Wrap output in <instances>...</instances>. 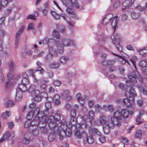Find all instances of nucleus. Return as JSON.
<instances>
[{"label": "nucleus", "instance_id": "nucleus-1", "mask_svg": "<svg viewBox=\"0 0 147 147\" xmlns=\"http://www.w3.org/2000/svg\"><path fill=\"white\" fill-rule=\"evenodd\" d=\"M117 121L114 120L113 116H111L110 118H107L105 116L102 115L99 117L98 119L96 120L95 123L98 126H103V129L105 131L107 127L109 129L113 127L116 124H118L119 123Z\"/></svg>", "mask_w": 147, "mask_h": 147}, {"label": "nucleus", "instance_id": "nucleus-2", "mask_svg": "<svg viewBox=\"0 0 147 147\" xmlns=\"http://www.w3.org/2000/svg\"><path fill=\"white\" fill-rule=\"evenodd\" d=\"M63 4L67 8L66 9V11L69 14L72 15L74 14V10L71 8L78 9L80 5L77 0H62Z\"/></svg>", "mask_w": 147, "mask_h": 147}, {"label": "nucleus", "instance_id": "nucleus-3", "mask_svg": "<svg viewBox=\"0 0 147 147\" xmlns=\"http://www.w3.org/2000/svg\"><path fill=\"white\" fill-rule=\"evenodd\" d=\"M74 44L73 41L67 37L63 38L61 42H57L56 43L57 51L61 54L63 53V47L70 46Z\"/></svg>", "mask_w": 147, "mask_h": 147}, {"label": "nucleus", "instance_id": "nucleus-4", "mask_svg": "<svg viewBox=\"0 0 147 147\" xmlns=\"http://www.w3.org/2000/svg\"><path fill=\"white\" fill-rule=\"evenodd\" d=\"M129 114V112L125 109H123L121 111H117L113 114V117H114V120L118 122V124H116L117 126H119L121 125V123L122 121V118L124 119L127 118Z\"/></svg>", "mask_w": 147, "mask_h": 147}, {"label": "nucleus", "instance_id": "nucleus-5", "mask_svg": "<svg viewBox=\"0 0 147 147\" xmlns=\"http://www.w3.org/2000/svg\"><path fill=\"white\" fill-rule=\"evenodd\" d=\"M36 111V117L41 121V122L42 123H47L48 117L47 115L49 114V112L47 110H45L44 112L40 111V109L38 108H36L35 109Z\"/></svg>", "mask_w": 147, "mask_h": 147}, {"label": "nucleus", "instance_id": "nucleus-6", "mask_svg": "<svg viewBox=\"0 0 147 147\" xmlns=\"http://www.w3.org/2000/svg\"><path fill=\"white\" fill-rule=\"evenodd\" d=\"M35 88L34 85H32L29 88L28 91L31 93V96L34 97L35 101L39 102L41 101L42 98L40 91L38 90H35Z\"/></svg>", "mask_w": 147, "mask_h": 147}, {"label": "nucleus", "instance_id": "nucleus-7", "mask_svg": "<svg viewBox=\"0 0 147 147\" xmlns=\"http://www.w3.org/2000/svg\"><path fill=\"white\" fill-rule=\"evenodd\" d=\"M140 76V74L137 71H134L132 73H130L127 77L129 80L127 81V82H131V87L133 88L134 85L133 83H136L137 82V79L139 78Z\"/></svg>", "mask_w": 147, "mask_h": 147}, {"label": "nucleus", "instance_id": "nucleus-8", "mask_svg": "<svg viewBox=\"0 0 147 147\" xmlns=\"http://www.w3.org/2000/svg\"><path fill=\"white\" fill-rule=\"evenodd\" d=\"M111 38L113 43L116 45V47L117 50L120 52H121L122 51V48L119 45L120 40L119 36L118 35L115 36V34L114 35L112 34L111 36Z\"/></svg>", "mask_w": 147, "mask_h": 147}, {"label": "nucleus", "instance_id": "nucleus-9", "mask_svg": "<svg viewBox=\"0 0 147 147\" xmlns=\"http://www.w3.org/2000/svg\"><path fill=\"white\" fill-rule=\"evenodd\" d=\"M94 115V113L93 111H90L88 113L89 117L87 116H85L84 117V119L86 124L88 123L90 124L92 121L93 119V117Z\"/></svg>", "mask_w": 147, "mask_h": 147}, {"label": "nucleus", "instance_id": "nucleus-10", "mask_svg": "<svg viewBox=\"0 0 147 147\" xmlns=\"http://www.w3.org/2000/svg\"><path fill=\"white\" fill-rule=\"evenodd\" d=\"M60 119V116L59 115H56L55 117L50 116L48 119L47 122L49 123V125L50 126L52 123L53 122L55 123V122L59 121Z\"/></svg>", "mask_w": 147, "mask_h": 147}, {"label": "nucleus", "instance_id": "nucleus-11", "mask_svg": "<svg viewBox=\"0 0 147 147\" xmlns=\"http://www.w3.org/2000/svg\"><path fill=\"white\" fill-rule=\"evenodd\" d=\"M21 83L22 84H19L18 86H20V87L22 88L23 91H26L27 90L26 86L29 83L28 78H23Z\"/></svg>", "mask_w": 147, "mask_h": 147}, {"label": "nucleus", "instance_id": "nucleus-12", "mask_svg": "<svg viewBox=\"0 0 147 147\" xmlns=\"http://www.w3.org/2000/svg\"><path fill=\"white\" fill-rule=\"evenodd\" d=\"M23 89L22 88L18 86V88L16 90V99L17 100H20L22 98L23 94Z\"/></svg>", "mask_w": 147, "mask_h": 147}, {"label": "nucleus", "instance_id": "nucleus-13", "mask_svg": "<svg viewBox=\"0 0 147 147\" xmlns=\"http://www.w3.org/2000/svg\"><path fill=\"white\" fill-rule=\"evenodd\" d=\"M7 77L9 80V81L6 83L5 87L6 88L11 89L14 85V84H12L11 80L13 78L12 75L10 73H8L7 74Z\"/></svg>", "mask_w": 147, "mask_h": 147}, {"label": "nucleus", "instance_id": "nucleus-14", "mask_svg": "<svg viewBox=\"0 0 147 147\" xmlns=\"http://www.w3.org/2000/svg\"><path fill=\"white\" fill-rule=\"evenodd\" d=\"M125 96L126 97L128 98H132L135 97L137 96L136 93L134 88H131L129 92H127L125 93Z\"/></svg>", "mask_w": 147, "mask_h": 147}, {"label": "nucleus", "instance_id": "nucleus-15", "mask_svg": "<svg viewBox=\"0 0 147 147\" xmlns=\"http://www.w3.org/2000/svg\"><path fill=\"white\" fill-rule=\"evenodd\" d=\"M134 98H129L127 97L123 99V102L124 105L127 106H129L133 102Z\"/></svg>", "mask_w": 147, "mask_h": 147}, {"label": "nucleus", "instance_id": "nucleus-16", "mask_svg": "<svg viewBox=\"0 0 147 147\" xmlns=\"http://www.w3.org/2000/svg\"><path fill=\"white\" fill-rule=\"evenodd\" d=\"M61 127L63 129V132L67 137H70L71 134V131L70 130L67 131V126L66 125H62Z\"/></svg>", "mask_w": 147, "mask_h": 147}, {"label": "nucleus", "instance_id": "nucleus-17", "mask_svg": "<svg viewBox=\"0 0 147 147\" xmlns=\"http://www.w3.org/2000/svg\"><path fill=\"white\" fill-rule=\"evenodd\" d=\"M112 18V15L111 14L106 16L103 19L102 24L103 25L107 24L110 22V20Z\"/></svg>", "mask_w": 147, "mask_h": 147}, {"label": "nucleus", "instance_id": "nucleus-18", "mask_svg": "<svg viewBox=\"0 0 147 147\" xmlns=\"http://www.w3.org/2000/svg\"><path fill=\"white\" fill-rule=\"evenodd\" d=\"M75 136L79 139H81L83 136H85L86 135L85 132L84 131L80 133L79 130H77L74 133Z\"/></svg>", "mask_w": 147, "mask_h": 147}, {"label": "nucleus", "instance_id": "nucleus-19", "mask_svg": "<svg viewBox=\"0 0 147 147\" xmlns=\"http://www.w3.org/2000/svg\"><path fill=\"white\" fill-rule=\"evenodd\" d=\"M36 64L38 66V69L37 70V71H39L40 74H43L44 72V70L42 69V68L40 67L42 65V63L39 61H38L36 62Z\"/></svg>", "mask_w": 147, "mask_h": 147}, {"label": "nucleus", "instance_id": "nucleus-20", "mask_svg": "<svg viewBox=\"0 0 147 147\" xmlns=\"http://www.w3.org/2000/svg\"><path fill=\"white\" fill-rule=\"evenodd\" d=\"M10 136V133L8 131H7L3 136V138L0 140V143H1L7 140Z\"/></svg>", "mask_w": 147, "mask_h": 147}, {"label": "nucleus", "instance_id": "nucleus-21", "mask_svg": "<svg viewBox=\"0 0 147 147\" xmlns=\"http://www.w3.org/2000/svg\"><path fill=\"white\" fill-rule=\"evenodd\" d=\"M137 52L142 55H144L147 53V50L146 47H144L142 48L137 49Z\"/></svg>", "mask_w": 147, "mask_h": 147}, {"label": "nucleus", "instance_id": "nucleus-22", "mask_svg": "<svg viewBox=\"0 0 147 147\" xmlns=\"http://www.w3.org/2000/svg\"><path fill=\"white\" fill-rule=\"evenodd\" d=\"M138 87L140 90V91L143 94L147 95V90L144 88L141 85H138Z\"/></svg>", "mask_w": 147, "mask_h": 147}, {"label": "nucleus", "instance_id": "nucleus-23", "mask_svg": "<svg viewBox=\"0 0 147 147\" xmlns=\"http://www.w3.org/2000/svg\"><path fill=\"white\" fill-rule=\"evenodd\" d=\"M51 13L54 18L56 20H58L60 19L61 15L57 14L54 11H51Z\"/></svg>", "mask_w": 147, "mask_h": 147}, {"label": "nucleus", "instance_id": "nucleus-24", "mask_svg": "<svg viewBox=\"0 0 147 147\" xmlns=\"http://www.w3.org/2000/svg\"><path fill=\"white\" fill-rule=\"evenodd\" d=\"M55 139V134L54 132L50 133L48 139L50 142L53 141Z\"/></svg>", "mask_w": 147, "mask_h": 147}, {"label": "nucleus", "instance_id": "nucleus-25", "mask_svg": "<svg viewBox=\"0 0 147 147\" xmlns=\"http://www.w3.org/2000/svg\"><path fill=\"white\" fill-rule=\"evenodd\" d=\"M24 26V25L22 26L20 28L18 32L16 33V37H19L23 31Z\"/></svg>", "mask_w": 147, "mask_h": 147}, {"label": "nucleus", "instance_id": "nucleus-26", "mask_svg": "<svg viewBox=\"0 0 147 147\" xmlns=\"http://www.w3.org/2000/svg\"><path fill=\"white\" fill-rule=\"evenodd\" d=\"M140 16L139 13L135 11H132L131 13V16L133 19L136 20Z\"/></svg>", "mask_w": 147, "mask_h": 147}, {"label": "nucleus", "instance_id": "nucleus-27", "mask_svg": "<svg viewBox=\"0 0 147 147\" xmlns=\"http://www.w3.org/2000/svg\"><path fill=\"white\" fill-rule=\"evenodd\" d=\"M36 113L35 110L34 111H30L28 114L27 118L28 119H30L33 117L34 113Z\"/></svg>", "mask_w": 147, "mask_h": 147}, {"label": "nucleus", "instance_id": "nucleus-28", "mask_svg": "<svg viewBox=\"0 0 147 147\" xmlns=\"http://www.w3.org/2000/svg\"><path fill=\"white\" fill-rule=\"evenodd\" d=\"M117 17L113 18L111 23V24L114 30L117 26Z\"/></svg>", "mask_w": 147, "mask_h": 147}, {"label": "nucleus", "instance_id": "nucleus-29", "mask_svg": "<svg viewBox=\"0 0 147 147\" xmlns=\"http://www.w3.org/2000/svg\"><path fill=\"white\" fill-rule=\"evenodd\" d=\"M132 3V2H131L129 0H125L123 2L122 5L123 7H128L129 5Z\"/></svg>", "mask_w": 147, "mask_h": 147}, {"label": "nucleus", "instance_id": "nucleus-30", "mask_svg": "<svg viewBox=\"0 0 147 147\" xmlns=\"http://www.w3.org/2000/svg\"><path fill=\"white\" fill-rule=\"evenodd\" d=\"M41 122V121L40 119H39L37 117H36L32 122V124L33 125H38Z\"/></svg>", "mask_w": 147, "mask_h": 147}, {"label": "nucleus", "instance_id": "nucleus-31", "mask_svg": "<svg viewBox=\"0 0 147 147\" xmlns=\"http://www.w3.org/2000/svg\"><path fill=\"white\" fill-rule=\"evenodd\" d=\"M11 115V113L10 112L6 111L5 113H3L2 115V117L3 119H6L9 117Z\"/></svg>", "mask_w": 147, "mask_h": 147}, {"label": "nucleus", "instance_id": "nucleus-32", "mask_svg": "<svg viewBox=\"0 0 147 147\" xmlns=\"http://www.w3.org/2000/svg\"><path fill=\"white\" fill-rule=\"evenodd\" d=\"M141 133L142 131L141 130L139 129L137 130L135 134L136 137L138 138H141L142 137Z\"/></svg>", "mask_w": 147, "mask_h": 147}, {"label": "nucleus", "instance_id": "nucleus-33", "mask_svg": "<svg viewBox=\"0 0 147 147\" xmlns=\"http://www.w3.org/2000/svg\"><path fill=\"white\" fill-rule=\"evenodd\" d=\"M5 106L6 107H11L14 105L13 103L10 100H7L5 101Z\"/></svg>", "mask_w": 147, "mask_h": 147}, {"label": "nucleus", "instance_id": "nucleus-34", "mask_svg": "<svg viewBox=\"0 0 147 147\" xmlns=\"http://www.w3.org/2000/svg\"><path fill=\"white\" fill-rule=\"evenodd\" d=\"M90 131L92 133V134H96L98 135H100V132L98 131L97 129L94 128H91L90 130Z\"/></svg>", "mask_w": 147, "mask_h": 147}, {"label": "nucleus", "instance_id": "nucleus-35", "mask_svg": "<svg viewBox=\"0 0 147 147\" xmlns=\"http://www.w3.org/2000/svg\"><path fill=\"white\" fill-rule=\"evenodd\" d=\"M139 65L141 67H145L147 65V61L145 59L142 60L140 62Z\"/></svg>", "mask_w": 147, "mask_h": 147}, {"label": "nucleus", "instance_id": "nucleus-36", "mask_svg": "<svg viewBox=\"0 0 147 147\" xmlns=\"http://www.w3.org/2000/svg\"><path fill=\"white\" fill-rule=\"evenodd\" d=\"M52 36L55 38L58 39L60 38V36L57 31L53 30L52 32Z\"/></svg>", "mask_w": 147, "mask_h": 147}, {"label": "nucleus", "instance_id": "nucleus-37", "mask_svg": "<svg viewBox=\"0 0 147 147\" xmlns=\"http://www.w3.org/2000/svg\"><path fill=\"white\" fill-rule=\"evenodd\" d=\"M8 65L10 69V71H12L14 69L15 65L14 62L12 61H10L8 63Z\"/></svg>", "mask_w": 147, "mask_h": 147}, {"label": "nucleus", "instance_id": "nucleus-38", "mask_svg": "<svg viewBox=\"0 0 147 147\" xmlns=\"http://www.w3.org/2000/svg\"><path fill=\"white\" fill-rule=\"evenodd\" d=\"M137 57L136 56H134L130 59V62L132 63L134 67L136 69L135 62L136 60Z\"/></svg>", "mask_w": 147, "mask_h": 147}, {"label": "nucleus", "instance_id": "nucleus-39", "mask_svg": "<svg viewBox=\"0 0 147 147\" xmlns=\"http://www.w3.org/2000/svg\"><path fill=\"white\" fill-rule=\"evenodd\" d=\"M39 130L37 128H35L32 131V134L34 136H36L39 134Z\"/></svg>", "mask_w": 147, "mask_h": 147}, {"label": "nucleus", "instance_id": "nucleus-40", "mask_svg": "<svg viewBox=\"0 0 147 147\" xmlns=\"http://www.w3.org/2000/svg\"><path fill=\"white\" fill-rule=\"evenodd\" d=\"M45 107L46 108L45 110H47L50 109L52 107V104L50 101H47L45 103Z\"/></svg>", "mask_w": 147, "mask_h": 147}, {"label": "nucleus", "instance_id": "nucleus-41", "mask_svg": "<svg viewBox=\"0 0 147 147\" xmlns=\"http://www.w3.org/2000/svg\"><path fill=\"white\" fill-rule=\"evenodd\" d=\"M32 121H31L30 119H28L25 124V127L26 128L28 127H29L33 125H32Z\"/></svg>", "mask_w": 147, "mask_h": 147}, {"label": "nucleus", "instance_id": "nucleus-42", "mask_svg": "<svg viewBox=\"0 0 147 147\" xmlns=\"http://www.w3.org/2000/svg\"><path fill=\"white\" fill-rule=\"evenodd\" d=\"M61 17L63 18L65 20L67 21L66 22L68 25H69L70 26L71 25V24L70 23V22L69 21H67V17L63 13H61Z\"/></svg>", "mask_w": 147, "mask_h": 147}, {"label": "nucleus", "instance_id": "nucleus-43", "mask_svg": "<svg viewBox=\"0 0 147 147\" xmlns=\"http://www.w3.org/2000/svg\"><path fill=\"white\" fill-rule=\"evenodd\" d=\"M120 58L119 61L123 65L125 64L126 63L129 64V62L128 61L121 56H120Z\"/></svg>", "mask_w": 147, "mask_h": 147}, {"label": "nucleus", "instance_id": "nucleus-44", "mask_svg": "<svg viewBox=\"0 0 147 147\" xmlns=\"http://www.w3.org/2000/svg\"><path fill=\"white\" fill-rule=\"evenodd\" d=\"M60 61L63 63H65L68 61V58L65 56L62 57L60 59Z\"/></svg>", "mask_w": 147, "mask_h": 147}, {"label": "nucleus", "instance_id": "nucleus-45", "mask_svg": "<svg viewBox=\"0 0 147 147\" xmlns=\"http://www.w3.org/2000/svg\"><path fill=\"white\" fill-rule=\"evenodd\" d=\"M87 141L88 144H92L94 141L93 137L92 136L88 137L87 138Z\"/></svg>", "mask_w": 147, "mask_h": 147}, {"label": "nucleus", "instance_id": "nucleus-46", "mask_svg": "<svg viewBox=\"0 0 147 147\" xmlns=\"http://www.w3.org/2000/svg\"><path fill=\"white\" fill-rule=\"evenodd\" d=\"M121 4L120 2L119 1H117L114 3L113 8L114 9H116L119 7Z\"/></svg>", "mask_w": 147, "mask_h": 147}, {"label": "nucleus", "instance_id": "nucleus-47", "mask_svg": "<svg viewBox=\"0 0 147 147\" xmlns=\"http://www.w3.org/2000/svg\"><path fill=\"white\" fill-rule=\"evenodd\" d=\"M138 24L140 26H144V25L145 24V19L143 18L141 19Z\"/></svg>", "mask_w": 147, "mask_h": 147}, {"label": "nucleus", "instance_id": "nucleus-48", "mask_svg": "<svg viewBox=\"0 0 147 147\" xmlns=\"http://www.w3.org/2000/svg\"><path fill=\"white\" fill-rule=\"evenodd\" d=\"M59 64L58 63H53L50 65V67L51 68H57L59 66Z\"/></svg>", "mask_w": 147, "mask_h": 147}, {"label": "nucleus", "instance_id": "nucleus-49", "mask_svg": "<svg viewBox=\"0 0 147 147\" xmlns=\"http://www.w3.org/2000/svg\"><path fill=\"white\" fill-rule=\"evenodd\" d=\"M35 26L33 23H30L28 24V30H30L31 29H34V28Z\"/></svg>", "mask_w": 147, "mask_h": 147}, {"label": "nucleus", "instance_id": "nucleus-50", "mask_svg": "<svg viewBox=\"0 0 147 147\" xmlns=\"http://www.w3.org/2000/svg\"><path fill=\"white\" fill-rule=\"evenodd\" d=\"M35 72V70L31 69L28 71V73L29 75L32 76L33 78L35 79V76L33 74Z\"/></svg>", "mask_w": 147, "mask_h": 147}, {"label": "nucleus", "instance_id": "nucleus-51", "mask_svg": "<svg viewBox=\"0 0 147 147\" xmlns=\"http://www.w3.org/2000/svg\"><path fill=\"white\" fill-rule=\"evenodd\" d=\"M53 84L55 86H58L61 84V82L59 80H55L53 82Z\"/></svg>", "mask_w": 147, "mask_h": 147}, {"label": "nucleus", "instance_id": "nucleus-52", "mask_svg": "<svg viewBox=\"0 0 147 147\" xmlns=\"http://www.w3.org/2000/svg\"><path fill=\"white\" fill-rule=\"evenodd\" d=\"M121 142L124 144H127L129 143V141L127 139L125 138H123L121 140Z\"/></svg>", "mask_w": 147, "mask_h": 147}, {"label": "nucleus", "instance_id": "nucleus-53", "mask_svg": "<svg viewBox=\"0 0 147 147\" xmlns=\"http://www.w3.org/2000/svg\"><path fill=\"white\" fill-rule=\"evenodd\" d=\"M76 117L71 116V122L72 124H74L76 122Z\"/></svg>", "mask_w": 147, "mask_h": 147}, {"label": "nucleus", "instance_id": "nucleus-54", "mask_svg": "<svg viewBox=\"0 0 147 147\" xmlns=\"http://www.w3.org/2000/svg\"><path fill=\"white\" fill-rule=\"evenodd\" d=\"M127 18V16L126 14L123 13L122 15L121 20L123 21H125L126 20Z\"/></svg>", "mask_w": 147, "mask_h": 147}, {"label": "nucleus", "instance_id": "nucleus-55", "mask_svg": "<svg viewBox=\"0 0 147 147\" xmlns=\"http://www.w3.org/2000/svg\"><path fill=\"white\" fill-rule=\"evenodd\" d=\"M100 141L102 143H104L106 141V139L105 137L102 136H100L99 138Z\"/></svg>", "mask_w": 147, "mask_h": 147}, {"label": "nucleus", "instance_id": "nucleus-56", "mask_svg": "<svg viewBox=\"0 0 147 147\" xmlns=\"http://www.w3.org/2000/svg\"><path fill=\"white\" fill-rule=\"evenodd\" d=\"M1 5L2 6H5L9 3L7 0H1Z\"/></svg>", "mask_w": 147, "mask_h": 147}, {"label": "nucleus", "instance_id": "nucleus-57", "mask_svg": "<svg viewBox=\"0 0 147 147\" xmlns=\"http://www.w3.org/2000/svg\"><path fill=\"white\" fill-rule=\"evenodd\" d=\"M71 116L76 117V112L74 109H71Z\"/></svg>", "mask_w": 147, "mask_h": 147}, {"label": "nucleus", "instance_id": "nucleus-58", "mask_svg": "<svg viewBox=\"0 0 147 147\" xmlns=\"http://www.w3.org/2000/svg\"><path fill=\"white\" fill-rule=\"evenodd\" d=\"M119 88L123 91H126L125 89V86L124 84L123 83H120L119 85Z\"/></svg>", "mask_w": 147, "mask_h": 147}, {"label": "nucleus", "instance_id": "nucleus-59", "mask_svg": "<svg viewBox=\"0 0 147 147\" xmlns=\"http://www.w3.org/2000/svg\"><path fill=\"white\" fill-rule=\"evenodd\" d=\"M40 130L42 133H46L47 131L45 127L42 126L41 127Z\"/></svg>", "mask_w": 147, "mask_h": 147}, {"label": "nucleus", "instance_id": "nucleus-60", "mask_svg": "<svg viewBox=\"0 0 147 147\" xmlns=\"http://www.w3.org/2000/svg\"><path fill=\"white\" fill-rule=\"evenodd\" d=\"M95 108L96 112H99L101 109L100 107L98 105L95 106Z\"/></svg>", "mask_w": 147, "mask_h": 147}, {"label": "nucleus", "instance_id": "nucleus-61", "mask_svg": "<svg viewBox=\"0 0 147 147\" xmlns=\"http://www.w3.org/2000/svg\"><path fill=\"white\" fill-rule=\"evenodd\" d=\"M22 143L24 144H28L29 142V140L26 138H24L22 140Z\"/></svg>", "mask_w": 147, "mask_h": 147}, {"label": "nucleus", "instance_id": "nucleus-62", "mask_svg": "<svg viewBox=\"0 0 147 147\" xmlns=\"http://www.w3.org/2000/svg\"><path fill=\"white\" fill-rule=\"evenodd\" d=\"M58 29H59V31L62 32H64L65 30V28L64 26H63L61 25L60 26V28H58Z\"/></svg>", "mask_w": 147, "mask_h": 147}, {"label": "nucleus", "instance_id": "nucleus-63", "mask_svg": "<svg viewBox=\"0 0 147 147\" xmlns=\"http://www.w3.org/2000/svg\"><path fill=\"white\" fill-rule=\"evenodd\" d=\"M109 110L111 111L112 112L114 110L113 107L112 105H109L107 106Z\"/></svg>", "mask_w": 147, "mask_h": 147}, {"label": "nucleus", "instance_id": "nucleus-64", "mask_svg": "<svg viewBox=\"0 0 147 147\" xmlns=\"http://www.w3.org/2000/svg\"><path fill=\"white\" fill-rule=\"evenodd\" d=\"M137 104L140 107H141L143 105V101L141 100H139L137 101Z\"/></svg>", "mask_w": 147, "mask_h": 147}]
</instances>
